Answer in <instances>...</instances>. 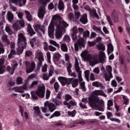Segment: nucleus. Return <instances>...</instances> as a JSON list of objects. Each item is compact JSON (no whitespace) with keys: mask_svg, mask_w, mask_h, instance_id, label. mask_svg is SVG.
Here are the masks:
<instances>
[{"mask_svg":"<svg viewBox=\"0 0 130 130\" xmlns=\"http://www.w3.org/2000/svg\"><path fill=\"white\" fill-rule=\"evenodd\" d=\"M45 106H47L50 112H53L56 109V106L52 103H45Z\"/></svg>","mask_w":130,"mask_h":130,"instance_id":"4468645a","label":"nucleus"},{"mask_svg":"<svg viewBox=\"0 0 130 130\" xmlns=\"http://www.w3.org/2000/svg\"><path fill=\"white\" fill-rule=\"evenodd\" d=\"M105 59V53L102 51L100 52V57L99 60L100 62L102 63L104 61V59Z\"/></svg>","mask_w":130,"mask_h":130,"instance_id":"c85d7f7f","label":"nucleus"},{"mask_svg":"<svg viewBox=\"0 0 130 130\" xmlns=\"http://www.w3.org/2000/svg\"><path fill=\"white\" fill-rule=\"evenodd\" d=\"M80 87L83 92H86V91H87V89L86 88V86H85V82H81Z\"/></svg>","mask_w":130,"mask_h":130,"instance_id":"37998d69","label":"nucleus"},{"mask_svg":"<svg viewBox=\"0 0 130 130\" xmlns=\"http://www.w3.org/2000/svg\"><path fill=\"white\" fill-rule=\"evenodd\" d=\"M7 18L9 22H10V23H12V22H13V20H14V14L13 13L10 11H8L7 13Z\"/></svg>","mask_w":130,"mask_h":130,"instance_id":"bb28decb","label":"nucleus"},{"mask_svg":"<svg viewBox=\"0 0 130 130\" xmlns=\"http://www.w3.org/2000/svg\"><path fill=\"white\" fill-rule=\"evenodd\" d=\"M78 73V79L80 82H82L83 78H82V71H79Z\"/></svg>","mask_w":130,"mask_h":130,"instance_id":"e2e57ef3","label":"nucleus"},{"mask_svg":"<svg viewBox=\"0 0 130 130\" xmlns=\"http://www.w3.org/2000/svg\"><path fill=\"white\" fill-rule=\"evenodd\" d=\"M84 38H88L90 36V31L89 30H86L84 31L83 33Z\"/></svg>","mask_w":130,"mask_h":130,"instance_id":"a18cd8bd","label":"nucleus"},{"mask_svg":"<svg viewBox=\"0 0 130 130\" xmlns=\"http://www.w3.org/2000/svg\"><path fill=\"white\" fill-rule=\"evenodd\" d=\"M89 15L90 17H92V18H97L98 19H99V15L97 14L96 9L91 10V11H89Z\"/></svg>","mask_w":130,"mask_h":130,"instance_id":"b1692460","label":"nucleus"},{"mask_svg":"<svg viewBox=\"0 0 130 130\" xmlns=\"http://www.w3.org/2000/svg\"><path fill=\"white\" fill-rule=\"evenodd\" d=\"M49 75H48V73H44L43 75V79L45 81H48L49 80Z\"/></svg>","mask_w":130,"mask_h":130,"instance_id":"3c124183","label":"nucleus"},{"mask_svg":"<svg viewBox=\"0 0 130 130\" xmlns=\"http://www.w3.org/2000/svg\"><path fill=\"white\" fill-rule=\"evenodd\" d=\"M97 47H98L99 50H103V51H104V50H105V46H104V45H103V44L98 45L97 46Z\"/></svg>","mask_w":130,"mask_h":130,"instance_id":"49530a36","label":"nucleus"},{"mask_svg":"<svg viewBox=\"0 0 130 130\" xmlns=\"http://www.w3.org/2000/svg\"><path fill=\"white\" fill-rule=\"evenodd\" d=\"M5 63V59L4 58H1L0 59V75H3L6 72L5 69L6 67L4 66Z\"/></svg>","mask_w":130,"mask_h":130,"instance_id":"dca6fc26","label":"nucleus"},{"mask_svg":"<svg viewBox=\"0 0 130 130\" xmlns=\"http://www.w3.org/2000/svg\"><path fill=\"white\" fill-rule=\"evenodd\" d=\"M18 37L17 45L18 47L17 51L19 54H21V53H23L24 49L27 47V40L22 33L19 34Z\"/></svg>","mask_w":130,"mask_h":130,"instance_id":"7ed1b4c3","label":"nucleus"},{"mask_svg":"<svg viewBox=\"0 0 130 130\" xmlns=\"http://www.w3.org/2000/svg\"><path fill=\"white\" fill-rule=\"evenodd\" d=\"M98 95L107 97V95L103 90H98L92 92V94H90L88 97V104L90 107H96L99 111H104V101L103 100L99 99Z\"/></svg>","mask_w":130,"mask_h":130,"instance_id":"f257e3e1","label":"nucleus"},{"mask_svg":"<svg viewBox=\"0 0 130 130\" xmlns=\"http://www.w3.org/2000/svg\"><path fill=\"white\" fill-rule=\"evenodd\" d=\"M58 9L59 10V11H62V10L64 9V4H63V2H62V1H59Z\"/></svg>","mask_w":130,"mask_h":130,"instance_id":"2f4dec72","label":"nucleus"},{"mask_svg":"<svg viewBox=\"0 0 130 130\" xmlns=\"http://www.w3.org/2000/svg\"><path fill=\"white\" fill-rule=\"evenodd\" d=\"M37 57L39 60V62L38 63V67L39 68L41 67L42 66V62L44 61V58L43 57V53L41 52H38L37 53Z\"/></svg>","mask_w":130,"mask_h":130,"instance_id":"9b49d317","label":"nucleus"},{"mask_svg":"<svg viewBox=\"0 0 130 130\" xmlns=\"http://www.w3.org/2000/svg\"><path fill=\"white\" fill-rule=\"evenodd\" d=\"M58 80L63 87L66 85H71L72 84V80L71 78H67V77L59 76L58 77Z\"/></svg>","mask_w":130,"mask_h":130,"instance_id":"1a4fd4ad","label":"nucleus"},{"mask_svg":"<svg viewBox=\"0 0 130 130\" xmlns=\"http://www.w3.org/2000/svg\"><path fill=\"white\" fill-rule=\"evenodd\" d=\"M58 116H60V112L56 111L50 116V119L53 118V117H58Z\"/></svg>","mask_w":130,"mask_h":130,"instance_id":"c9c22d12","label":"nucleus"},{"mask_svg":"<svg viewBox=\"0 0 130 130\" xmlns=\"http://www.w3.org/2000/svg\"><path fill=\"white\" fill-rule=\"evenodd\" d=\"M50 97V91L49 90H47L46 92V99L48 100Z\"/></svg>","mask_w":130,"mask_h":130,"instance_id":"680f3d73","label":"nucleus"},{"mask_svg":"<svg viewBox=\"0 0 130 130\" xmlns=\"http://www.w3.org/2000/svg\"><path fill=\"white\" fill-rule=\"evenodd\" d=\"M54 88L55 89V92L57 93V92H58V89H59V84H58V82H55L54 84Z\"/></svg>","mask_w":130,"mask_h":130,"instance_id":"c03bdc74","label":"nucleus"},{"mask_svg":"<svg viewBox=\"0 0 130 130\" xmlns=\"http://www.w3.org/2000/svg\"><path fill=\"white\" fill-rule=\"evenodd\" d=\"M75 70L77 72H79L81 71L80 70V67L79 66V61H78V59H75Z\"/></svg>","mask_w":130,"mask_h":130,"instance_id":"e433bc0d","label":"nucleus"},{"mask_svg":"<svg viewBox=\"0 0 130 130\" xmlns=\"http://www.w3.org/2000/svg\"><path fill=\"white\" fill-rule=\"evenodd\" d=\"M59 58H60V54L59 53H56L54 55V59L55 61H58L59 60Z\"/></svg>","mask_w":130,"mask_h":130,"instance_id":"ea45409f","label":"nucleus"},{"mask_svg":"<svg viewBox=\"0 0 130 130\" xmlns=\"http://www.w3.org/2000/svg\"><path fill=\"white\" fill-rule=\"evenodd\" d=\"M53 32H54V25L50 24L48 27V35L51 38L53 37Z\"/></svg>","mask_w":130,"mask_h":130,"instance_id":"6ab92c4d","label":"nucleus"},{"mask_svg":"<svg viewBox=\"0 0 130 130\" xmlns=\"http://www.w3.org/2000/svg\"><path fill=\"white\" fill-rule=\"evenodd\" d=\"M110 119L111 120V121H115V122H117V123H120L121 122L120 120L116 118H112Z\"/></svg>","mask_w":130,"mask_h":130,"instance_id":"bf43d9fd","label":"nucleus"},{"mask_svg":"<svg viewBox=\"0 0 130 130\" xmlns=\"http://www.w3.org/2000/svg\"><path fill=\"white\" fill-rule=\"evenodd\" d=\"M62 32H64V31L59 28L58 26L57 27H56L55 37L57 39H60L61 38Z\"/></svg>","mask_w":130,"mask_h":130,"instance_id":"2eb2a0df","label":"nucleus"},{"mask_svg":"<svg viewBox=\"0 0 130 130\" xmlns=\"http://www.w3.org/2000/svg\"><path fill=\"white\" fill-rule=\"evenodd\" d=\"M53 102L54 103L55 105L56 106H59V105H61V103H62V101H61V99L55 98L52 100Z\"/></svg>","mask_w":130,"mask_h":130,"instance_id":"cd10ccee","label":"nucleus"},{"mask_svg":"<svg viewBox=\"0 0 130 130\" xmlns=\"http://www.w3.org/2000/svg\"><path fill=\"white\" fill-rule=\"evenodd\" d=\"M29 43L31 47H34V45H36V46H39V41L37 40V38L36 37L30 40Z\"/></svg>","mask_w":130,"mask_h":130,"instance_id":"a211bd4d","label":"nucleus"},{"mask_svg":"<svg viewBox=\"0 0 130 130\" xmlns=\"http://www.w3.org/2000/svg\"><path fill=\"white\" fill-rule=\"evenodd\" d=\"M107 19L108 20V22L110 26H112L113 25V23H112V21H111V18H110V16L109 15H107L106 16Z\"/></svg>","mask_w":130,"mask_h":130,"instance_id":"6e6d98bb","label":"nucleus"},{"mask_svg":"<svg viewBox=\"0 0 130 130\" xmlns=\"http://www.w3.org/2000/svg\"><path fill=\"white\" fill-rule=\"evenodd\" d=\"M34 110H35L34 114L36 115V117H37V116H39L40 118H43V116L41 115V111H40L39 107H34Z\"/></svg>","mask_w":130,"mask_h":130,"instance_id":"f3484780","label":"nucleus"},{"mask_svg":"<svg viewBox=\"0 0 130 130\" xmlns=\"http://www.w3.org/2000/svg\"><path fill=\"white\" fill-rule=\"evenodd\" d=\"M45 86L43 84H40L38 86V89L36 92L31 91V98L34 100H38L39 98H44L45 95ZM39 97V98H38Z\"/></svg>","mask_w":130,"mask_h":130,"instance_id":"20e7f679","label":"nucleus"},{"mask_svg":"<svg viewBox=\"0 0 130 130\" xmlns=\"http://www.w3.org/2000/svg\"><path fill=\"white\" fill-rule=\"evenodd\" d=\"M71 79H72L71 80V84L73 88H76V87H78L79 85V80H78V79H75L73 78Z\"/></svg>","mask_w":130,"mask_h":130,"instance_id":"a878e982","label":"nucleus"},{"mask_svg":"<svg viewBox=\"0 0 130 130\" xmlns=\"http://www.w3.org/2000/svg\"><path fill=\"white\" fill-rule=\"evenodd\" d=\"M111 17L113 19V21L114 23H118L119 18H118V13H117V11L116 10L114 9L111 13Z\"/></svg>","mask_w":130,"mask_h":130,"instance_id":"f8f14e48","label":"nucleus"},{"mask_svg":"<svg viewBox=\"0 0 130 130\" xmlns=\"http://www.w3.org/2000/svg\"><path fill=\"white\" fill-rule=\"evenodd\" d=\"M2 53H5V48H4V45L0 41V54H2Z\"/></svg>","mask_w":130,"mask_h":130,"instance_id":"09e8293b","label":"nucleus"},{"mask_svg":"<svg viewBox=\"0 0 130 130\" xmlns=\"http://www.w3.org/2000/svg\"><path fill=\"white\" fill-rule=\"evenodd\" d=\"M63 41L66 42H70L71 41V38L68 35H65L63 38Z\"/></svg>","mask_w":130,"mask_h":130,"instance_id":"8fccbe9b","label":"nucleus"},{"mask_svg":"<svg viewBox=\"0 0 130 130\" xmlns=\"http://www.w3.org/2000/svg\"><path fill=\"white\" fill-rule=\"evenodd\" d=\"M61 49L62 50V51L67 52V51H68V46H67V44H62L61 45Z\"/></svg>","mask_w":130,"mask_h":130,"instance_id":"79ce46f5","label":"nucleus"},{"mask_svg":"<svg viewBox=\"0 0 130 130\" xmlns=\"http://www.w3.org/2000/svg\"><path fill=\"white\" fill-rule=\"evenodd\" d=\"M106 70L108 72V74L105 73L104 77L105 78V81L106 82H109L110 81V79L113 78V76L112 75V67L111 66H107L106 67Z\"/></svg>","mask_w":130,"mask_h":130,"instance_id":"6e6552de","label":"nucleus"},{"mask_svg":"<svg viewBox=\"0 0 130 130\" xmlns=\"http://www.w3.org/2000/svg\"><path fill=\"white\" fill-rule=\"evenodd\" d=\"M77 44L79 46V47H85L86 46V42H85V40L83 38H80L78 41H77Z\"/></svg>","mask_w":130,"mask_h":130,"instance_id":"5701e85b","label":"nucleus"},{"mask_svg":"<svg viewBox=\"0 0 130 130\" xmlns=\"http://www.w3.org/2000/svg\"><path fill=\"white\" fill-rule=\"evenodd\" d=\"M106 115H107V117L108 119H111L110 118L112 117V116L113 115L112 114V113H111L109 111H108L106 113Z\"/></svg>","mask_w":130,"mask_h":130,"instance_id":"4d7b16f0","label":"nucleus"},{"mask_svg":"<svg viewBox=\"0 0 130 130\" xmlns=\"http://www.w3.org/2000/svg\"><path fill=\"white\" fill-rule=\"evenodd\" d=\"M16 84L17 85H21L23 84V78L21 77H18L16 79Z\"/></svg>","mask_w":130,"mask_h":130,"instance_id":"4c0bfd02","label":"nucleus"},{"mask_svg":"<svg viewBox=\"0 0 130 130\" xmlns=\"http://www.w3.org/2000/svg\"><path fill=\"white\" fill-rule=\"evenodd\" d=\"M32 51L30 50L26 51L25 53V57H29V56H31V55H32Z\"/></svg>","mask_w":130,"mask_h":130,"instance_id":"5fc2aeb1","label":"nucleus"},{"mask_svg":"<svg viewBox=\"0 0 130 130\" xmlns=\"http://www.w3.org/2000/svg\"><path fill=\"white\" fill-rule=\"evenodd\" d=\"M26 66V72L27 74H30V73H32L35 70V62H30L29 61L25 62Z\"/></svg>","mask_w":130,"mask_h":130,"instance_id":"9d476101","label":"nucleus"},{"mask_svg":"<svg viewBox=\"0 0 130 130\" xmlns=\"http://www.w3.org/2000/svg\"><path fill=\"white\" fill-rule=\"evenodd\" d=\"M122 98L124 100L123 104H125V105H127L128 103V101H129L128 99H127V97L125 95H123Z\"/></svg>","mask_w":130,"mask_h":130,"instance_id":"603ef678","label":"nucleus"},{"mask_svg":"<svg viewBox=\"0 0 130 130\" xmlns=\"http://www.w3.org/2000/svg\"><path fill=\"white\" fill-rule=\"evenodd\" d=\"M65 100L66 101H69V100H72V96L69 94H66Z\"/></svg>","mask_w":130,"mask_h":130,"instance_id":"0e129e2a","label":"nucleus"},{"mask_svg":"<svg viewBox=\"0 0 130 130\" xmlns=\"http://www.w3.org/2000/svg\"><path fill=\"white\" fill-rule=\"evenodd\" d=\"M72 39L73 42H76V41H77V39H78V37L77 36V35L72 34Z\"/></svg>","mask_w":130,"mask_h":130,"instance_id":"13d9d810","label":"nucleus"},{"mask_svg":"<svg viewBox=\"0 0 130 130\" xmlns=\"http://www.w3.org/2000/svg\"><path fill=\"white\" fill-rule=\"evenodd\" d=\"M76 113L75 110H73L72 112H68V115H69L70 116H72V117H75V116H76Z\"/></svg>","mask_w":130,"mask_h":130,"instance_id":"de8ad7c7","label":"nucleus"},{"mask_svg":"<svg viewBox=\"0 0 130 130\" xmlns=\"http://www.w3.org/2000/svg\"><path fill=\"white\" fill-rule=\"evenodd\" d=\"M87 123L88 124H92V125H94L95 124H98V120L96 119H90L87 121Z\"/></svg>","mask_w":130,"mask_h":130,"instance_id":"473e14b6","label":"nucleus"},{"mask_svg":"<svg viewBox=\"0 0 130 130\" xmlns=\"http://www.w3.org/2000/svg\"><path fill=\"white\" fill-rule=\"evenodd\" d=\"M24 13L25 14V17L29 22H31L32 20H33V17H32V15H31V13L27 10H25Z\"/></svg>","mask_w":130,"mask_h":130,"instance_id":"393cba45","label":"nucleus"},{"mask_svg":"<svg viewBox=\"0 0 130 130\" xmlns=\"http://www.w3.org/2000/svg\"><path fill=\"white\" fill-rule=\"evenodd\" d=\"M17 14L19 19L21 20H17L14 24L12 25V28L15 31H18L20 30L21 27H24L25 26V21L23 20V13L19 12H16Z\"/></svg>","mask_w":130,"mask_h":130,"instance_id":"39448f33","label":"nucleus"},{"mask_svg":"<svg viewBox=\"0 0 130 130\" xmlns=\"http://www.w3.org/2000/svg\"><path fill=\"white\" fill-rule=\"evenodd\" d=\"M9 4H14L16 6H19V7H23V3H22V0H9Z\"/></svg>","mask_w":130,"mask_h":130,"instance_id":"412c9836","label":"nucleus"},{"mask_svg":"<svg viewBox=\"0 0 130 130\" xmlns=\"http://www.w3.org/2000/svg\"><path fill=\"white\" fill-rule=\"evenodd\" d=\"M113 45H112V44L109 43L108 44V54L109 55L111 52H113Z\"/></svg>","mask_w":130,"mask_h":130,"instance_id":"7c9ffc66","label":"nucleus"},{"mask_svg":"<svg viewBox=\"0 0 130 130\" xmlns=\"http://www.w3.org/2000/svg\"><path fill=\"white\" fill-rule=\"evenodd\" d=\"M72 34L77 35V34L78 33V28H77V26H74L72 29Z\"/></svg>","mask_w":130,"mask_h":130,"instance_id":"69168bd1","label":"nucleus"},{"mask_svg":"<svg viewBox=\"0 0 130 130\" xmlns=\"http://www.w3.org/2000/svg\"><path fill=\"white\" fill-rule=\"evenodd\" d=\"M38 81H34L30 85V88L32 89V88H34V87H35V86H37V85H38Z\"/></svg>","mask_w":130,"mask_h":130,"instance_id":"864d4df0","label":"nucleus"},{"mask_svg":"<svg viewBox=\"0 0 130 130\" xmlns=\"http://www.w3.org/2000/svg\"><path fill=\"white\" fill-rule=\"evenodd\" d=\"M62 94V91H59L57 94V96L55 98H57V99H61V94Z\"/></svg>","mask_w":130,"mask_h":130,"instance_id":"774afa93","label":"nucleus"},{"mask_svg":"<svg viewBox=\"0 0 130 130\" xmlns=\"http://www.w3.org/2000/svg\"><path fill=\"white\" fill-rule=\"evenodd\" d=\"M34 29L36 32L39 33V31H41L43 34H45V30H44V26L40 24H37L35 25Z\"/></svg>","mask_w":130,"mask_h":130,"instance_id":"ddd939ff","label":"nucleus"},{"mask_svg":"<svg viewBox=\"0 0 130 130\" xmlns=\"http://www.w3.org/2000/svg\"><path fill=\"white\" fill-rule=\"evenodd\" d=\"M2 39L3 42H4V43H6L7 45H10L11 42L9 39H8V36L7 35L3 36L2 37Z\"/></svg>","mask_w":130,"mask_h":130,"instance_id":"c756f323","label":"nucleus"},{"mask_svg":"<svg viewBox=\"0 0 130 130\" xmlns=\"http://www.w3.org/2000/svg\"><path fill=\"white\" fill-rule=\"evenodd\" d=\"M80 22L85 25L88 23V18L87 17V14H84L82 15L80 19Z\"/></svg>","mask_w":130,"mask_h":130,"instance_id":"aec40b11","label":"nucleus"},{"mask_svg":"<svg viewBox=\"0 0 130 130\" xmlns=\"http://www.w3.org/2000/svg\"><path fill=\"white\" fill-rule=\"evenodd\" d=\"M16 92H18V93H24L25 91H24V90H22L21 86H20L16 89Z\"/></svg>","mask_w":130,"mask_h":130,"instance_id":"052dcab7","label":"nucleus"},{"mask_svg":"<svg viewBox=\"0 0 130 130\" xmlns=\"http://www.w3.org/2000/svg\"><path fill=\"white\" fill-rule=\"evenodd\" d=\"M27 31L30 37H32L33 35H35L36 34V32L34 31L32 26H31V25L30 24L28 25L27 26Z\"/></svg>","mask_w":130,"mask_h":130,"instance_id":"4be33fe9","label":"nucleus"},{"mask_svg":"<svg viewBox=\"0 0 130 130\" xmlns=\"http://www.w3.org/2000/svg\"><path fill=\"white\" fill-rule=\"evenodd\" d=\"M7 71L10 74V75H14V73H15V70L13 69V68L11 67L10 66H8L7 67Z\"/></svg>","mask_w":130,"mask_h":130,"instance_id":"f704fd0d","label":"nucleus"},{"mask_svg":"<svg viewBox=\"0 0 130 130\" xmlns=\"http://www.w3.org/2000/svg\"><path fill=\"white\" fill-rule=\"evenodd\" d=\"M62 20V18L60 16L54 15L52 18L51 23L53 25H55L57 28L58 27L59 29L66 32V28L69 27V24Z\"/></svg>","mask_w":130,"mask_h":130,"instance_id":"f03ea898","label":"nucleus"},{"mask_svg":"<svg viewBox=\"0 0 130 130\" xmlns=\"http://www.w3.org/2000/svg\"><path fill=\"white\" fill-rule=\"evenodd\" d=\"M5 30L9 35H13V30L10 28V26H6Z\"/></svg>","mask_w":130,"mask_h":130,"instance_id":"a19ab883","label":"nucleus"},{"mask_svg":"<svg viewBox=\"0 0 130 130\" xmlns=\"http://www.w3.org/2000/svg\"><path fill=\"white\" fill-rule=\"evenodd\" d=\"M41 6L39 7L38 9V16L40 19H43L46 13V7L47 3L49 2V0H39Z\"/></svg>","mask_w":130,"mask_h":130,"instance_id":"423d86ee","label":"nucleus"},{"mask_svg":"<svg viewBox=\"0 0 130 130\" xmlns=\"http://www.w3.org/2000/svg\"><path fill=\"white\" fill-rule=\"evenodd\" d=\"M67 66V72H68L69 75H71L72 73V64L70 62H69L67 64H66Z\"/></svg>","mask_w":130,"mask_h":130,"instance_id":"72a5a7b5","label":"nucleus"},{"mask_svg":"<svg viewBox=\"0 0 130 130\" xmlns=\"http://www.w3.org/2000/svg\"><path fill=\"white\" fill-rule=\"evenodd\" d=\"M92 86L99 88V87H102V83L98 81L93 82L92 83Z\"/></svg>","mask_w":130,"mask_h":130,"instance_id":"58836bf2","label":"nucleus"},{"mask_svg":"<svg viewBox=\"0 0 130 130\" xmlns=\"http://www.w3.org/2000/svg\"><path fill=\"white\" fill-rule=\"evenodd\" d=\"M75 15L76 19H79V18H80V16H81V13H80V12L75 11Z\"/></svg>","mask_w":130,"mask_h":130,"instance_id":"338daca9","label":"nucleus"},{"mask_svg":"<svg viewBox=\"0 0 130 130\" xmlns=\"http://www.w3.org/2000/svg\"><path fill=\"white\" fill-rule=\"evenodd\" d=\"M81 56L87 61H88L91 66H95L99 62L97 58L94 55L83 53L82 54Z\"/></svg>","mask_w":130,"mask_h":130,"instance_id":"0eeeda50","label":"nucleus"}]
</instances>
